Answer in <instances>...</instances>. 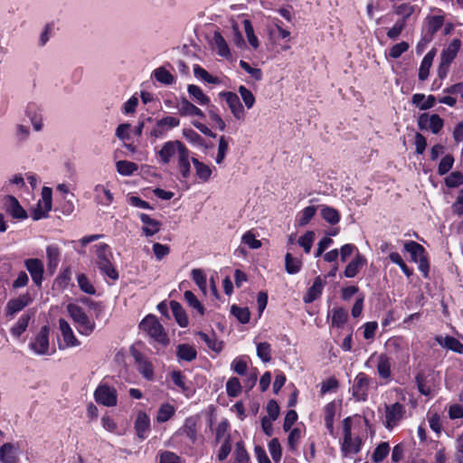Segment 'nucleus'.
<instances>
[{
  "instance_id": "nucleus-57",
  "label": "nucleus",
  "mask_w": 463,
  "mask_h": 463,
  "mask_svg": "<svg viewBox=\"0 0 463 463\" xmlns=\"http://www.w3.org/2000/svg\"><path fill=\"white\" fill-rule=\"evenodd\" d=\"M179 125L180 119L173 116H167L156 121V127L162 128L165 131L176 128Z\"/></svg>"
},
{
  "instance_id": "nucleus-24",
  "label": "nucleus",
  "mask_w": 463,
  "mask_h": 463,
  "mask_svg": "<svg viewBox=\"0 0 463 463\" xmlns=\"http://www.w3.org/2000/svg\"><path fill=\"white\" fill-rule=\"evenodd\" d=\"M187 92L191 99L200 106H211L210 98L205 95L203 90L194 84H190L187 87Z\"/></svg>"
},
{
  "instance_id": "nucleus-61",
  "label": "nucleus",
  "mask_w": 463,
  "mask_h": 463,
  "mask_svg": "<svg viewBox=\"0 0 463 463\" xmlns=\"http://www.w3.org/2000/svg\"><path fill=\"white\" fill-rule=\"evenodd\" d=\"M244 31L248 39L249 43L254 48L257 49L259 47V40L254 34V30L252 24L250 20L243 21Z\"/></svg>"
},
{
  "instance_id": "nucleus-52",
  "label": "nucleus",
  "mask_w": 463,
  "mask_h": 463,
  "mask_svg": "<svg viewBox=\"0 0 463 463\" xmlns=\"http://www.w3.org/2000/svg\"><path fill=\"white\" fill-rule=\"evenodd\" d=\"M238 92L240 93V95L245 104V107L248 109H250L254 106L255 101H256L255 97L252 94V92L243 85H241L238 88Z\"/></svg>"
},
{
  "instance_id": "nucleus-1",
  "label": "nucleus",
  "mask_w": 463,
  "mask_h": 463,
  "mask_svg": "<svg viewBox=\"0 0 463 463\" xmlns=\"http://www.w3.org/2000/svg\"><path fill=\"white\" fill-rule=\"evenodd\" d=\"M67 311L80 335H90L94 331L95 323L89 318L81 307L71 303L67 306Z\"/></svg>"
},
{
  "instance_id": "nucleus-8",
  "label": "nucleus",
  "mask_w": 463,
  "mask_h": 463,
  "mask_svg": "<svg viewBox=\"0 0 463 463\" xmlns=\"http://www.w3.org/2000/svg\"><path fill=\"white\" fill-rule=\"evenodd\" d=\"M220 96L225 100L234 118L238 121H244L246 112L238 95L232 91H223L220 93Z\"/></svg>"
},
{
  "instance_id": "nucleus-7",
  "label": "nucleus",
  "mask_w": 463,
  "mask_h": 463,
  "mask_svg": "<svg viewBox=\"0 0 463 463\" xmlns=\"http://www.w3.org/2000/svg\"><path fill=\"white\" fill-rule=\"evenodd\" d=\"M94 399L99 404L114 407L118 403V392L114 387L101 383L94 392Z\"/></svg>"
},
{
  "instance_id": "nucleus-16",
  "label": "nucleus",
  "mask_w": 463,
  "mask_h": 463,
  "mask_svg": "<svg viewBox=\"0 0 463 463\" xmlns=\"http://www.w3.org/2000/svg\"><path fill=\"white\" fill-rule=\"evenodd\" d=\"M32 301H33V298L27 293L23 294L16 298L10 299L7 302V305L5 307L6 315L10 316V317H14V314H16L19 311H21L22 309H24Z\"/></svg>"
},
{
  "instance_id": "nucleus-14",
  "label": "nucleus",
  "mask_w": 463,
  "mask_h": 463,
  "mask_svg": "<svg viewBox=\"0 0 463 463\" xmlns=\"http://www.w3.org/2000/svg\"><path fill=\"white\" fill-rule=\"evenodd\" d=\"M59 328L61 333V336L64 343L63 345L61 344L59 345L60 349L75 347L80 345V341L77 339L71 326L65 319H59Z\"/></svg>"
},
{
  "instance_id": "nucleus-5",
  "label": "nucleus",
  "mask_w": 463,
  "mask_h": 463,
  "mask_svg": "<svg viewBox=\"0 0 463 463\" xmlns=\"http://www.w3.org/2000/svg\"><path fill=\"white\" fill-rule=\"evenodd\" d=\"M49 332V327L44 326L32 339L29 347L35 354L50 355L54 352V350L50 352Z\"/></svg>"
},
{
  "instance_id": "nucleus-43",
  "label": "nucleus",
  "mask_w": 463,
  "mask_h": 463,
  "mask_svg": "<svg viewBox=\"0 0 463 463\" xmlns=\"http://www.w3.org/2000/svg\"><path fill=\"white\" fill-rule=\"evenodd\" d=\"M321 216L330 224H336L340 221V214L338 211L327 205H322Z\"/></svg>"
},
{
  "instance_id": "nucleus-17",
  "label": "nucleus",
  "mask_w": 463,
  "mask_h": 463,
  "mask_svg": "<svg viewBox=\"0 0 463 463\" xmlns=\"http://www.w3.org/2000/svg\"><path fill=\"white\" fill-rule=\"evenodd\" d=\"M176 108L178 109L179 115L182 117L197 116L201 118H205V115L203 112V110L192 102H190L184 97L181 98L180 102L176 105Z\"/></svg>"
},
{
  "instance_id": "nucleus-31",
  "label": "nucleus",
  "mask_w": 463,
  "mask_h": 463,
  "mask_svg": "<svg viewBox=\"0 0 463 463\" xmlns=\"http://www.w3.org/2000/svg\"><path fill=\"white\" fill-rule=\"evenodd\" d=\"M47 266L51 273H53L60 262L61 251L57 245H49L46 248Z\"/></svg>"
},
{
  "instance_id": "nucleus-10",
  "label": "nucleus",
  "mask_w": 463,
  "mask_h": 463,
  "mask_svg": "<svg viewBox=\"0 0 463 463\" xmlns=\"http://www.w3.org/2000/svg\"><path fill=\"white\" fill-rule=\"evenodd\" d=\"M375 368L377 375L384 383L392 382V358L387 354H377Z\"/></svg>"
},
{
  "instance_id": "nucleus-54",
  "label": "nucleus",
  "mask_w": 463,
  "mask_h": 463,
  "mask_svg": "<svg viewBox=\"0 0 463 463\" xmlns=\"http://www.w3.org/2000/svg\"><path fill=\"white\" fill-rule=\"evenodd\" d=\"M117 170L122 175H130L137 170V165L135 163L121 160L117 162Z\"/></svg>"
},
{
  "instance_id": "nucleus-30",
  "label": "nucleus",
  "mask_w": 463,
  "mask_h": 463,
  "mask_svg": "<svg viewBox=\"0 0 463 463\" xmlns=\"http://www.w3.org/2000/svg\"><path fill=\"white\" fill-rule=\"evenodd\" d=\"M196 176L203 182L206 183L210 180L213 170L212 168L207 165L206 164L199 161L197 158L192 157L191 159Z\"/></svg>"
},
{
  "instance_id": "nucleus-55",
  "label": "nucleus",
  "mask_w": 463,
  "mask_h": 463,
  "mask_svg": "<svg viewBox=\"0 0 463 463\" xmlns=\"http://www.w3.org/2000/svg\"><path fill=\"white\" fill-rule=\"evenodd\" d=\"M226 392L230 397H237L241 392V385L238 378L232 377L226 383Z\"/></svg>"
},
{
  "instance_id": "nucleus-50",
  "label": "nucleus",
  "mask_w": 463,
  "mask_h": 463,
  "mask_svg": "<svg viewBox=\"0 0 463 463\" xmlns=\"http://www.w3.org/2000/svg\"><path fill=\"white\" fill-rule=\"evenodd\" d=\"M390 451V446L388 442L380 443L376 449H374L372 459L375 463H379L383 460V458L388 455Z\"/></svg>"
},
{
  "instance_id": "nucleus-49",
  "label": "nucleus",
  "mask_w": 463,
  "mask_h": 463,
  "mask_svg": "<svg viewBox=\"0 0 463 463\" xmlns=\"http://www.w3.org/2000/svg\"><path fill=\"white\" fill-rule=\"evenodd\" d=\"M257 355L264 363L271 360V345L267 342L257 344Z\"/></svg>"
},
{
  "instance_id": "nucleus-13",
  "label": "nucleus",
  "mask_w": 463,
  "mask_h": 463,
  "mask_svg": "<svg viewBox=\"0 0 463 463\" xmlns=\"http://www.w3.org/2000/svg\"><path fill=\"white\" fill-rule=\"evenodd\" d=\"M443 119L437 114H421L418 119L419 128L421 130L430 129L433 134H438L443 128Z\"/></svg>"
},
{
  "instance_id": "nucleus-25",
  "label": "nucleus",
  "mask_w": 463,
  "mask_h": 463,
  "mask_svg": "<svg viewBox=\"0 0 463 463\" xmlns=\"http://www.w3.org/2000/svg\"><path fill=\"white\" fill-rule=\"evenodd\" d=\"M435 339L439 345L457 354H463V344L457 338L450 335H446L445 337L439 335Z\"/></svg>"
},
{
  "instance_id": "nucleus-18",
  "label": "nucleus",
  "mask_w": 463,
  "mask_h": 463,
  "mask_svg": "<svg viewBox=\"0 0 463 463\" xmlns=\"http://www.w3.org/2000/svg\"><path fill=\"white\" fill-rule=\"evenodd\" d=\"M135 430L140 439H145L150 430V418L144 412L139 411L135 420Z\"/></svg>"
},
{
  "instance_id": "nucleus-6",
  "label": "nucleus",
  "mask_w": 463,
  "mask_h": 463,
  "mask_svg": "<svg viewBox=\"0 0 463 463\" xmlns=\"http://www.w3.org/2000/svg\"><path fill=\"white\" fill-rule=\"evenodd\" d=\"M371 383L372 378L364 373H359L356 374L351 387L352 395L356 402L367 401Z\"/></svg>"
},
{
  "instance_id": "nucleus-27",
  "label": "nucleus",
  "mask_w": 463,
  "mask_h": 463,
  "mask_svg": "<svg viewBox=\"0 0 463 463\" xmlns=\"http://www.w3.org/2000/svg\"><path fill=\"white\" fill-rule=\"evenodd\" d=\"M33 316L34 312L32 310L23 314L16 324L11 328V334L15 337H19L26 330L29 322Z\"/></svg>"
},
{
  "instance_id": "nucleus-46",
  "label": "nucleus",
  "mask_w": 463,
  "mask_h": 463,
  "mask_svg": "<svg viewBox=\"0 0 463 463\" xmlns=\"http://www.w3.org/2000/svg\"><path fill=\"white\" fill-rule=\"evenodd\" d=\"M231 313L242 324H247L250 318V312L248 307H238L232 305L231 307Z\"/></svg>"
},
{
  "instance_id": "nucleus-3",
  "label": "nucleus",
  "mask_w": 463,
  "mask_h": 463,
  "mask_svg": "<svg viewBox=\"0 0 463 463\" xmlns=\"http://www.w3.org/2000/svg\"><path fill=\"white\" fill-rule=\"evenodd\" d=\"M139 327L158 343H165L167 340L162 325L155 316L146 317L141 321Z\"/></svg>"
},
{
  "instance_id": "nucleus-58",
  "label": "nucleus",
  "mask_w": 463,
  "mask_h": 463,
  "mask_svg": "<svg viewBox=\"0 0 463 463\" xmlns=\"http://www.w3.org/2000/svg\"><path fill=\"white\" fill-rule=\"evenodd\" d=\"M302 437V430L299 428H294L290 430L288 437V446L290 450L294 451L297 449L298 443Z\"/></svg>"
},
{
  "instance_id": "nucleus-59",
  "label": "nucleus",
  "mask_w": 463,
  "mask_h": 463,
  "mask_svg": "<svg viewBox=\"0 0 463 463\" xmlns=\"http://www.w3.org/2000/svg\"><path fill=\"white\" fill-rule=\"evenodd\" d=\"M184 297L190 307L196 309L200 315L204 314L203 306L201 304V302L198 300V298L195 297V295L192 291L186 290L184 294Z\"/></svg>"
},
{
  "instance_id": "nucleus-28",
  "label": "nucleus",
  "mask_w": 463,
  "mask_h": 463,
  "mask_svg": "<svg viewBox=\"0 0 463 463\" xmlns=\"http://www.w3.org/2000/svg\"><path fill=\"white\" fill-rule=\"evenodd\" d=\"M366 260L360 253H357L354 259L346 266L344 275L345 278H354L359 270L365 265Z\"/></svg>"
},
{
  "instance_id": "nucleus-32",
  "label": "nucleus",
  "mask_w": 463,
  "mask_h": 463,
  "mask_svg": "<svg viewBox=\"0 0 463 463\" xmlns=\"http://www.w3.org/2000/svg\"><path fill=\"white\" fill-rule=\"evenodd\" d=\"M95 247H96V256H97V260H96L97 266L106 264L112 260L113 254H112L110 248L108 244L99 243V244H97Z\"/></svg>"
},
{
  "instance_id": "nucleus-39",
  "label": "nucleus",
  "mask_w": 463,
  "mask_h": 463,
  "mask_svg": "<svg viewBox=\"0 0 463 463\" xmlns=\"http://www.w3.org/2000/svg\"><path fill=\"white\" fill-rule=\"evenodd\" d=\"M194 74L197 79H200L207 83L219 85L222 80L218 77L211 75L206 70L198 64L194 65Z\"/></svg>"
},
{
  "instance_id": "nucleus-34",
  "label": "nucleus",
  "mask_w": 463,
  "mask_h": 463,
  "mask_svg": "<svg viewBox=\"0 0 463 463\" xmlns=\"http://www.w3.org/2000/svg\"><path fill=\"white\" fill-rule=\"evenodd\" d=\"M435 57V51H430L422 59L419 69V80L424 81L428 79L430 69Z\"/></svg>"
},
{
  "instance_id": "nucleus-33",
  "label": "nucleus",
  "mask_w": 463,
  "mask_h": 463,
  "mask_svg": "<svg viewBox=\"0 0 463 463\" xmlns=\"http://www.w3.org/2000/svg\"><path fill=\"white\" fill-rule=\"evenodd\" d=\"M42 198L44 203L45 213H43L41 210H36L33 214V219L37 221L46 216V213L50 212L52 209V189L48 187H43L42 191Z\"/></svg>"
},
{
  "instance_id": "nucleus-12",
  "label": "nucleus",
  "mask_w": 463,
  "mask_h": 463,
  "mask_svg": "<svg viewBox=\"0 0 463 463\" xmlns=\"http://www.w3.org/2000/svg\"><path fill=\"white\" fill-rule=\"evenodd\" d=\"M184 147L179 140H171L163 144L161 149L157 152L160 162L167 165L175 156H178L180 151Z\"/></svg>"
},
{
  "instance_id": "nucleus-42",
  "label": "nucleus",
  "mask_w": 463,
  "mask_h": 463,
  "mask_svg": "<svg viewBox=\"0 0 463 463\" xmlns=\"http://www.w3.org/2000/svg\"><path fill=\"white\" fill-rule=\"evenodd\" d=\"M302 261L298 258H295L291 253L288 252L285 256V269L288 274H297L300 271Z\"/></svg>"
},
{
  "instance_id": "nucleus-37",
  "label": "nucleus",
  "mask_w": 463,
  "mask_h": 463,
  "mask_svg": "<svg viewBox=\"0 0 463 463\" xmlns=\"http://www.w3.org/2000/svg\"><path fill=\"white\" fill-rule=\"evenodd\" d=\"M176 355L180 360L191 362L196 358L197 352L192 345L181 344L176 347Z\"/></svg>"
},
{
  "instance_id": "nucleus-51",
  "label": "nucleus",
  "mask_w": 463,
  "mask_h": 463,
  "mask_svg": "<svg viewBox=\"0 0 463 463\" xmlns=\"http://www.w3.org/2000/svg\"><path fill=\"white\" fill-rule=\"evenodd\" d=\"M98 268L103 276L112 279L113 281L118 279V272L113 265L112 261L99 265Z\"/></svg>"
},
{
  "instance_id": "nucleus-62",
  "label": "nucleus",
  "mask_w": 463,
  "mask_h": 463,
  "mask_svg": "<svg viewBox=\"0 0 463 463\" xmlns=\"http://www.w3.org/2000/svg\"><path fill=\"white\" fill-rule=\"evenodd\" d=\"M77 281H78V285H79L80 288L83 292H85L87 294H90V295L95 294V292H96L95 288L90 282V280L88 279V278L86 277L85 274H79L77 277Z\"/></svg>"
},
{
  "instance_id": "nucleus-40",
  "label": "nucleus",
  "mask_w": 463,
  "mask_h": 463,
  "mask_svg": "<svg viewBox=\"0 0 463 463\" xmlns=\"http://www.w3.org/2000/svg\"><path fill=\"white\" fill-rule=\"evenodd\" d=\"M330 314L333 326L342 327L347 321L348 314L343 307H334Z\"/></svg>"
},
{
  "instance_id": "nucleus-60",
  "label": "nucleus",
  "mask_w": 463,
  "mask_h": 463,
  "mask_svg": "<svg viewBox=\"0 0 463 463\" xmlns=\"http://www.w3.org/2000/svg\"><path fill=\"white\" fill-rule=\"evenodd\" d=\"M316 212H317V207L316 206L305 207L301 211L300 216H299V218L298 220V225L299 226L307 225L311 221V219L315 216Z\"/></svg>"
},
{
  "instance_id": "nucleus-45",
  "label": "nucleus",
  "mask_w": 463,
  "mask_h": 463,
  "mask_svg": "<svg viewBox=\"0 0 463 463\" xmlns=\"http://www.w3.org/2000/svg\"><path fill=\"white\" fill-rule=\"evenodd\" d=\"M175 412V409L169 403H164L160 406L156 415V420L160 423L165 422L170 420Z\"/></svg>"
},
{
  "instance_id": "nucleus-56",
  "label": "nucleus",
  "mask_w": 463,
  "mask_h": 463,
  "mask_svg": "<svg viewBox=\"0 0 463 463\" xmlns=\"http://www.w3.org/2000/svg\"><path fill=\"white\" fill-rule=\"evenodd\" d=\"M171 379L175 386H177L184 393L189 391L186 384V378L180 371H174L171 373Z\"/></svg>"
},
{
  "instance_id": "nucleus-20",
  "label": "nucleus",
  "mask_w": 463,
  "mask_h": 463,
  "mask_svg": "<svg viewBox=\"0 0 463 463\" xmlns=\"http://www.w3.org/2000/svg\"><path fill=\"white\" fill-rule=\"evenodd\" d=\"M142 223V232L146 237H151L157 233L161 229V222L156 219L151 218L146 213L138 214Z\"/></svg>"
},
{
  "instance_id": "nucleus-44",
  "label": "nucleus",
  "mask_w": 463,
  "mask_h": 463,
  "mask_svg": "<svg viewBox=\"0 0 463 463\" xmlns=\"http://www.w3.org/2000/svg\"><path fill=\"white\" fill-rule=\"evenodd\" d=\"M154 78L160 83L171 85L175 82V77L164 67H159L153 71Z\"/></svg>"
},
{
  "instance_id": "nucleus-35",
  "label": "nucleus",
  "mask_w": 463,
  "mask_h": 463,
  "mask_svg": "<svg viewBox=\"0 0 463 463\" xmlns=\"http://www.w3.org/2000/svg\"><path fill=\"white\" fill-rule=\"evenodd\" d=\"M436 103V99L432 95L427 98L424 94L416 93L412 96V104L418 107L420 110H426L432 108Z\"/></svg>"
},
{
  "instance_id": "nucleus-22",
  "label": "nucleus",
  "mask_w": 463,
  "mask_h": 463,
  "mask_svg": "<svg viewBox=\"0 0 463 463\" xmlns=\"http://www.w3.org/2000/svg\"><path fill=\"white\" fill-rule=\"evenodd\" d=\"M19 447L13 443H5L0 448V461L2 463H17Z\"/></svg>"
},
{
  "instance_id": "nucleus-26",
  "label": "nucleus",
  "mask_w": 463,
  "mask_h": 463,
  "mask_svg": "<svg viewBox=\"0 0 463 463\" xmlns=\"http://www.w3.org/2000/svg\"><path fill=\"white\" fill-rule=\"evenodd\" d=\"M134 357L137 364L138 372L145 379L152 380L154 377V370L151 363L144 358L143 355L139 353H137Z\"/></svg>"
},
{
  "instance_id": "nucleus-23",
  "label": "nucleus",
  "mask_w": 463,
  "mask_h": 463,
  "mask_svg": "<svg viewBox=\"0 0 463 463\" xmlns=\"http://www.w3.org/2000/svg\"><path fill=\"white\" fill-rule=\"evenodd\" d=\"M95 202L103 206H109L113 202L112 193L102 184H97L94 187Z\"/></svg>"
},
{
  "instance_id": "nucleus-38",
  "label": "nucleus",
  "mask_w": 463,
  "mask_h": 463,
  "mask_svg": "<svg viewBox=\"0 0 463 463\" xmlns=\"http://www.w3.org/2000/svg\"><path fill=\"white\" fill-rule=\"evenodd\" d=\"M170 307L177 324L181 327L187 326L188 317L183 307L178 302L173 300L170 302Z\"/></svg>"
},
{
  "instance_id": "nucleus-48",
  "label": "nucleus",
  "mask_w": 463,
  "mask_h": 463,
  "mask_svg": "<svg viewBox=\"0 0 463 463\" xmlns=\"http://www.w3.org/2000/svg\"><path fill=\"white\" fill-rule=\"evenodd\" d=\"M314 241L315 232L313 231H307L304 235L299 237L298 243L303 248L304 251L308 254L311 250Z\"/></svg>"
},
{
  "instance_id": "nucleus-47",
  "label": "nucleus",
  "mask_w": 463,
  "mask_h": 463,
  "mask_svg": "<svg viewBox=\"0 0 463 463\" xmlns=\"http://www.w3.org/2000/svg\"><path fill=\"white\" fill-rule=\"evenodd\" d=\"M197 421L194 417H189L185 419L183 431L184 433L191 439L195 440L197 435Z\"/></svg>"
},
{
  "instance_id": "nucleus-9",
  "label": "nucleus",
  "mask_w": 463,
  "mask_h": 463,
  "mask_svg": "<svg viewBox=\"0 0 463 463\" xmlns=\"http://www.w3.org/2000/svg\"><path fill=\"white\" fill-rule=\"evenodd\" d=\"M386 347L400 360V363L407 364L409 362L408 345L402 337L393 336L389 338L386 342Z\"/></svg>"
},
{
  "instance_id": "nucleus-64",
  "label": "nucleus",
  "mask_w": 463,
  "mask_h": 463,
  "mask_svg": "<svg viewBox=\"0 0 463 463\" xmlns=\"http://www.w3.org/2000/svg\"><path fill=\"white\" fill-rule=\"evenodd\" d=\"M448 187L454 188L463 184V175L460 172H452L445 179Z\"/></svg>"
},
{
  "instance_id": "nucleus-21",
  "label": "nucleus",
  "mask_w": 463,
  "mask_h": 463,
  "mask_svg": "<svg viewBox=\"0 0 463 463\" xmlns=\"http://www.w3.org/2000/svg\"><path fill=\"white\" fill-rule=\"evenodd\" d=\"M326 281L320 276L317 277L313 285L307 289L306 295L303 297L305 303L309 304L317 299L323 292Z\"/></svg>"
},
{
  "instance_id": "nucleus-4",
  "label": "nucleus",
  "mask_w": 463,
  "mask_h": 463,
  "mask_svg": "<svg viewBox=\"0 0 463 463\" xmlns=\"http://www.w3.org/2000/svg\"><path fill=\"white\" fill-rule=\"evenodd\" d=\"M362 440L359 437L353 438L351 432L350 419L344 420V439L341 450L345 457L357 454L361 450Z\"/></svg>"
},
{
  "instance_id": "nucleus-11",
  "label": "nucleus",
  "mask_w": 463,
  "mask_h": 463,
  "mask_svg": "<svg viewBox=\"0 0 463 463\" xmlns=\"http://www.w3.org/2000/svg\"><path fill=\"white\" fill-rule=\"evenodd\" d=\"M3 209L14 219L23 221L28 218L26 211L14 195H5L3 198Z\"/></svg>"
},
{
  "instance_id": "nucleus-36",
  "label": "nucleus",
  "mask_w": 463,
  "mask_h": 463,
  "mask_svg": "<svg viewBox=\"0 0 463 463\" xmlns=\"http://www.w3.org/2000/svg\"><path fill=\"white\" fill-rule=\"evenodd\" d=\"M404 250L411 254V260L414 262H418L421 258L426 257L423 246L416 241H407L404 244Z\"/></svg>"
},
{
  "instance_id": "nucleus-29",
  "label": "nucleus",
  "mask_w": 463,
  "mask_h": 463,
  "mask_svg": "<svg viewBox=\"0 0 463 463\" xmlns=\"http://www.w3.org/2000/svg\"><path fill=\"white\" fill-rule=\"evenodd\" d=\"M461 47L459 39H453L450 43L441 52L440 60L446 62H452Z\"/></svg>"
},
{
  "instance_id": "nucleus-53",
  "label": "nucleus",
  "mask_w": 463,
  "mask_h": 463,
  "mask_svg": "<svg viewBox=\"0 0 463 463\" xmlns=\"http://www.w3.org/2000/svg\"><path fill=\"white\" fill-rule=\"evenodd\" d=\"M214 43L217 48V52L222 57H228L230 55V50L225 39L219 33L214 34Z\"/></svg>"
},
{
  "instance_id": "nucleus-63",
  "label": "nucleus",
  "mask_w": 463,
  "mask_h": 463,
  "mask_svg": "<svg viewBox=\"0 0 463 463\" xmlns=\"http://www.w3.org/2000/svg\"><path fill=\"white\" fill-rule=\"evenodd\" d=\"M269 451L272 459L279 462L281 458V446L277 438L272 439L269 443Z\"/></svg>"
},
{
  "instance_id": "nucleus-19",
  "label": "nucleus",
  "mask_w": 463,
  "mask_h": 463,
  "mask_svg": "<svg viewBox=\"0 0 463 463\" xmlns=\"http://www.w3.org/2000/svg\"><path fill=\"white\" fill-rule=\"evenodd\" d=\"M191 159L192 158H190V151L184 146V147L180 151V153L177 156V165L179 168V172L184 179H187L191 175Z\"/></svg>"
},
{
  "instance_id": "nucleus-41",
  "label": "nucleus",
  "mask_w": 463,
  "mask_h": 463,
  "mask_svg": "<svg viewBox=\"0 0 463 463\" xmlns=\"http://www.w3.org/2000/svg\"><path fill=\"white\" fill-rule=\"evenodd\" d=\"M198 335L212 351L220 353L222 350V342L218 341L214 334L207 335L203 332H198Z\"/></svg>"
},
{
  "instance_id": "nucleus-2",
  "label": "nucleus",
  "mask_w": 463,
  "mask_h": 463,
  "mask_svg": "<svg viewBox=\"0 0 463 463\" xmlns=\"http://www.w3.org/2000/svg\"><path fill=\"white\" fill-rule=\"evenodd\" d=\"M406 414L405 405L401 402L384 405V427L388 430H392L404 419Z\"/></svg>"
},
{
  "instance_id": "nucleus-15",
  "label": "nucleus",
  "mask_w": 463,
  "mask_h": 463,
  "mask_svg": "<svg viewBox=\"0 0 463 463\" xmlns=\"http://www.w3.org/2000/svg\"><path fill=\"white\" fill-rule=\"evenodd\" d=\"M24 266L29 271L33 283L41 287L43 279V263L39 259H27L24 260Z\"/></svg>"
}]
</instances>
